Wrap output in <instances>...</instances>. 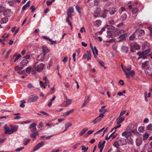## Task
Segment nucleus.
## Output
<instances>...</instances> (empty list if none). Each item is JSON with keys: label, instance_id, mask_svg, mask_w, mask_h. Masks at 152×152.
I'll use <instances>...</instances> for the list:
<instances>
[{"label": "nucleus", "instance_id": "obj_9", "mask_svg": "<svg viewBox=\"0 0 152 152\" xmlns=\"http://www.w3.org/2000/svg\"><path fill=\"white\" fill-rule=\"evenodd\" d=\"M3 14L6 17H10L12 15V13L10 10L7 9L4 11Z\"/></svg>", "mask_w": 152, "mask_h": 152}, {"label": "nucleus", "instance_id": "obj_52", "mask_svg": "<svg viewBox=\"0 0 152 152\" xmlns=\"http://www.w3.org/2000/svg\"><path fill=\"white\" fill-rule=\"evenodd\" d=\"M24 148V147H21L18 148L15 150V151L18 152L22 150Z\"/></svg>", "mask_w": 152, "mask_h": 152}, {"label": "nucleus", "instance_id": "obj_29", "mask_svg": "<svg viewBox=\"0 0 152 152\" xmlns=\"http://www.w3.org/2000/svg\"><path fill=\"white\" fill-rule=\"evenodd\" d=\"M127 36V35L126 34H124L120 35L119 37V39L121 41L124 40L125 37Z\"/></svg>", "mask_w": 152, "mask_h": 152}, {"label": "nucleus", "instance_id": "obj_19", "mask_svg": "<svg viewBox=\"0 0 152 152\" xmlns=\"http://www.w3.org/2000/svg\"><path fill=\"white\" fill-rule=\"evenodd\" d=\"M93 54L95 57H96L98 55V51L96 46L94 47V49L92 50Z\"/></svg>", "mask_w": 152, "mask_h": 152}, {"label": "nucleus", "instance_id": "obj_47", "mask_svg": "<svg viewBox=\"0 0 152 152\" xmlns=\"http://www.w3.org/2000/svg\"><path fill=\"white\" fill-rule=\"evenodd\" d=\"M72 124L71 123H67L66 124H65V126H66L68 128L69 127L72 126Z\"/></svg>", "mask_w": 152, "mask_h": 152}, {"label": "nucleus", "instance_id": "obj_61", "mask_svg": "<svg viewBox=\"0 0 152 152\" xmlns=\"http://www.w3.org/2000/svg\"><path fill=\"white\" fill-rule=\"evenodd\" d=\"M80 31L81 33H83V32H85L86 31L84 28L83 27H82V28H80Z\"/></svg>", "mask_w": 152, "mask_h": 152}, {"label": "nucleus", "instance_id": "obj_15", "mask_svg": "<svg viewBox=\"0 0 152 152\" xmlns=\"http://www.w3.org/2000/svg\"><path fill=\"white\" fill-rule=\"evenodd\" d=\"M150 44L148 42H145L142 45V48L143 50L146 49H147L148 48H150Z\"/></svg>", "mask_w": 152, "mask_h": 152}, {"label": "nucleus", "instance_id": "obj_40", "mask_svg": "<svg viewBox=\"0 0 152 152\" xmlns=\"http://www.w3.org/2000/svg\"><path fill=\"white\" fill-rule=\"evenodd\" d=\"M106 28H107V29H109V28L107 27V26L104 27L102 29L99 31V33L100 34H102L104 31L105 30Z\"/></svg>", "mask_w": 152, "mask_h": 152}, {"label": "nucleus", "instance_id": "obj_60", "mask_svg": "<svg viewBox=\"0 0 152 152\" xmlns=\"http://www.w3.org/2000/svg\"><path fill=\"white\" fill-rule=\"evenodd\" d=\"M102 144H101L100 142L99 143L98 145V147L99 148H103L104 146L102 147Z\"/></svg>", "mask_w": 152, "mask_h": 152}, {"label": "nucleus", "instance_id": "obj_2", "mask_svg": "<svg viewBox=\"0 0 152 152\" xmlns=\"http://www.w3.org/2000/svg\"><path fill=\"white\" fill-rule=\"evenodd\" d=\"M121 68L123 71L125 72L127 78H129V75L133 77V71L131 70L132 69V66H128L126 67H124L123 65H122Z\"/></svg>", "mask_w": 152, "mask_h": 152}, {"label": "nucleus", "instance_id": "obj_23", "mask_svg": "<svg viewBox=\"0 0 152 152\" xmlns=\"http://www.w3.org/2000/svg\"><path fill=\"white\" fill-rule=\"evenodd\" d=\"M29 2L30 1H28L27 3L23 6L22 8V10H25L27 9L29 7Z\"/></svg>", "mask_w": 152, "mask_h": 152}, {"label": "nucleus", "instance_id": "obj_55", "mask_svg": "<svg viewBox=\"0 0 152 152\" xmlns=\"http://www.w3.org/2000/svg\"><path fill=\"white\" fill-rule=\"evenodd\" d=\"M23 58L26 59H29L30 58V56L29 55H27L23 57Z\"/></svg>", "mask_w": 152, "mask_h": 152}, {"label": "nucleus", "instance_id": "obj_57", "mask_svg": "<svg viewBox=\"0 0 152 152\" xmlns=\"http://www.w3.org/2000/svg\"><path fill=\"white\" fill-rule=\"evenodd\" d=\"M68 57H65L64 58V59L62 61L64 62V63H65L68 60Z\"/></svg>", "mask_w": 152, "mask_h": 152}, {"label": "nucleus", "instance_id": "obj_13", "mask_svg": "<svg viewBox=\"0 0 152 152\" xmlns=\"http://www.w3.org/2000/svg\"><path fill=\"white\" fill-rule=\"evenodd\" d=\"M135 33L137 34L138 35V36L139 37L143 36L145 34L144 30H137L136 31Z\"/></svg>", "mask_w": 152, "mask_h": 152}, {"label": "nucleus", "instance_id": "obj_7", "mask_svg": "<svg viewBox=\"0 0 152 152\" xmlns=\"http://www.w3.org/2000/svg\"><path fill=\"white\" fill-rule=\"evenodd\" d=\"M104 117V115H103L102 114H100L95 119L92 121V122L96 124L97 123L99 122Z\"/></svg>", "mask_w": 152, "mask_h": 152}, {"label": "nucleus", "instance_id": "obj_1", "mask_svg": "<svg viewBox=\"0 0 152 152\" xmlns=\"http://www.w3.org/2000/svg\"><path fill=\"white\" fill-rule=\"evenodd\" d=\"M126 130L123 132L121 135L126 138L129 143L133 144V126L132 124H129L126 127Z\"/></svg>", "mask_w": 152, "mask_h": 152}, {"label": "nucleus", "instance_id": "obj_33", "mask_svg": "<svg viewBox=\"0 0 152 152\" xmlns=\"http://www.w3.org/2000/svg\"><path fill=\"white\" fill-rule=\"evenodd\" d=\"M87 130V129H83L79 133L80 136H82L86 133Z\"/></svg>", "mask_w": 152, "mask_h": 152}, {"label": "nucleus", "instance_id": "obj_31", "mask_svg": "<svg viewBox=\"0 0 152 152\" xmlns=\"http://www.w3.org/2000/svg\"><path fill=\"white\" fill-rule=\"evenodd\" d=\"M123 51L125 53H126L128 51V48L126 46H123L122 48Z\"/></svg>", "mask_w": 152, "mask_h": 152}, {"label": "nucleus", "instance_id": "obj_43", "mask_svg": "<svg viewBox=\"0 0 152 152\" xmlns=\"http://www.w3.org/2000/svg\"><path fill=\"white\" fill-rule=\"evenodd\" d=\"M107 106L106 105H104L103 106H102L101 107V108L99 109V112H100L101 113H102L103 111V109H104V108Z\"/></svg>", "mask_w": 152, "mask_h": 152}, {"label": "nucleus", "instance_id": "obj_36", "mask_svg": "<svg viewBox=\"0 0 152 152\" xmlns=\"http://www.w3.org/2000/svg\"><path fill=\"white\" fill-rule=\"evenodd\" d=\"M147 130L149 131H152V124H149L147 126Z\"/></svg>", "mask_w": 152, "mask_h": 152}, {"label": "nucleus", "instance_id": "obj_14", "mask_svg": "<svg viewBox=\"0 0 152 152\" xmlns=\"http://www.w3.org/2000/svg\"><path fill=\"white\" fill-rule=\"evenodd\" d=\"M117 11V9L115 7H110L109 10V11L110 15L114 14Z\"/></svg>", "mask_w": 152, "mask_h": 152}, {"label": "nucleus", "instance_id": "obj_45", "mask_svg": "<svg viewBox=\"0 0 152 152\" xmlns=\"http://www.w3.org/2000/svg\"><path fill=\"white\" fill-rule=\"evenodd\" d=\"M25 70H23L22 71H17V73L19 74L20 75H22L24 74L25 73Z\"/></svg>", "mask_w": 152, "mask_h": 152}, {"label": "nucleus", "instance_id": "obj_56", "mask_svg": "<svg viewBox=\"0 0 152 152\" xmlns=\"http://www.w3.org/2000/svg\"><path fill=\"white\" fill-rule=\"evenodd\" d=\"M31 140L29 139H28L26 142L23 143V144L25 145H26Z\"/></svg>", "mask_w": 152, "mask_h": 152}, {"label": "nucleus", "instance_id": "obj_20", "mask_svg": "<svg viewBox=\"0 0 152 152\" xmlns=\"http://www.w3.org/2000/svg\"><path fill=\"white\" fill-rule=\"evenodd\" d=\"M108 12L107 10L106 9L104 10L102 14L101 17L104 18H105L107 16Z\"/></svg>", "mask_w": 152, "mask_h": 152}, {"label": "nucleus", "instance_id": "obj_48", "mask_svg": "<svg viewBox=\"0 0 152 152\" xmlns=\"http://www.w3.org/2000/svg\"><path fill=\"white\" fill-rule=\"evenodd\" d=\"M42 38L45 39H46L49 40V41H51V39H50L49 37H47L46 36H43L42 37Z\"/></svg>", "mask_w": 152, "mask_h": 152}, {"label": "nucleus", "instance_id": "obj_63", "mask_svg": "<svg viewBox=\"0 0 152 152\" xmlns=\"http://www.w3.org/2000/svg\"><path fill=\"white\" fill-rule=\"evenodd\" d=\"M91 59V54L88 53V56L87 57V59L88 61L90 60Z\"/></svg>", "mask_w": 152, "mask_h": 152}, {"label": "nucleus", "instance_id": "obj_59", "mask_svg": "<svg viewBox=\"0 0 152 152\" xmlns=\"http://www.w3.org/2000/svg\"><path fill=\"white\" fill-rule=\"evenodd\" d=\"M54 1H47L46 2V4H47V5H48V6H49V5H51L52 3V2H53Z\"/></svg>", "mask_w": 152, "mask_h": 152}, {"label": "nucleus", "instance_id": "obj_32", "mask_svg": "<svg viewBox=\"0 0 152 152\" xmlns=\"http://www.w3.org/2000/svg\"><path fill=\"white\" fill-rule=\"evenodd\" d=\"M39 135V133L37 132L31 134L30 135V136L32 138H35L36 136Z\"/></svg>", "mask_w": 152, "mask_h": 152}, {"label": "nucleus", "instance_id": "obj_24", "mask_svg": "<svg viewBox=\"0 0 152 152\" xmlns=\"http://www.w3.org/2000/svg\"><path fill=\"white\" fill-rule=\"evenodd\" d=\"M124 118H123L121 117H120L119 116L118 118V119L117 122V124H119L122 122L124 121Z\"/></svg>", "mask_w": 152, "mask_h": 152}, {"label": "nucleus", "instance_id": "obj_49", "mask_svg": "<svg viewBox=\"0 0 152 152\" xmlns=\"http://www.w3.org/2000/svg\"><path fill=\"white\" fill-rule=\"evenodd\" d=\"M89 97L88 96H86L85 99V101L88 103L89 101Z\"/></svg>", "mask_w": 152, "mask_h": 152}, {"label": "nucleus", "instance_id": "obj_30", "mask_svg": "<svg viewBox=\"0 0 152 152\" xmlns=\"http://www.w3.org/2000/svg\"><path fill=\"white\" fill-rule=\"evenodd\" d=\"M118 140H120V142L122 144L121 145H125L126 144V139L124 138H121L120 139H119Z\"/></svg>", "mask_w": 152, "mask_h": 152}, {"label": "nucleus", "instance_id": "obj_5", "mask_svg": "<svg viewBox=\"0 0 152 152\" xmlns=\"http://www.w3.org/2000/svg\"><path fill=\"white\" fill-rule=\"evenodd\" d=\"M134 134L137 136L136 140V144L137 145L139 146L141 145L142 142L141 139L140 137V134L136 130H134Z\"/></svg>", "mask_w": 152, "mask_h": 152}, {"label": "nucleus", "instance_id": "obj_8", "mask_svg": "<svg viewBox=\"0 0 152 152\" xmlns=\"http://www.w3.org/2000/svg\"><path fill=\"white\" fill-rule=\"evenodd\" d=\"M45 64L43 63H40L35 68V69L38 72H41L43 69Z\"/></svg>", "mask_w": 152, "mask_h": 152}, {"label": "nucleus", "instance_id": "obj_58", "mask_svg": "<svg viewBox=\"0 0 152 152\" xmlns=\"http://www.w3.org/2000/svg\"><path fill=\"white\" fill-rule=\"evenodd\" d=\"M109 23L111 25H114V21L112 19H111L109 20Z\"/></svg>", "mask_w": 152, "mask_h": 152}, {"label": "nucleus", "instance_id": "obj_64", "mask_svg": "<svg viewBox=\"0 0 152 152\" xmlns=\"http://www.w3.org/2000/svg\"><path fill=\"white\" fill-rule=\"evenodd\" d=\"M138 10V9L136 7L134 8V13H137Z\"/></svg>", "mask_w": 152, "mask_h": 152}, {"label": "nucleus", "instance_id": "obj_42", "mask_svg": "<svg viewBox=\"0 0 152 152\" xmlns=\"http://www.w3.org/2000/svg\"><path fill=\"white\" fill-rule=\"evenodd\" d=\"M126 18V14H124L122 15L121 19L123 20H125Z\"/></svg>", "mask_w": 152, "mask_h": 152}, {"label": "nucleus", "instance_id": "obj_27", "mask_svg": "<svg viewBox=\"0 0 152 152\" xmlns=\"http://www.w3.org/2000/svg\"><path fill=\"white\" fill-rule=\"evenodd\" d=\"M8 18H2L0 21L1 24L5 23L8 21Z\"/></svg>", "mask_w": 152, "mask_h": 152}, {"label": "nucleus", "instance_id": "obj_50", "mask_svg": "<svg viewBox=\"0 0 152 152\" xmlns=\"http://www.w3.org/2000/svg\"><path fill=\"white\" fill-rule=\"evenodd\" d=\"M126 112V111L125 110H123L121 111L119 116L120 117H121L122 115H124L125 113Z\"/></svg>", "mask_w": 152, "mask_h": 152}, {"label": "nucleus", "instance_id": "obj_46", "mask_svg": "<svg viewBox=\"0 0 152 152\" xmlns=\"http://www.w3.org/2000/svg\"><path fill=\"white\" fill-rule=\"evenodd\" d=\"M4 7L2 5H1L0 6V12H2L3 11L4 12Z\"/></svg>", "mask_w": 152, "mask_h": 152}, {"label": "nucleus", "instance_id": "obj_25", "mask_svg": "<svg viewBox=\"0 0 152 152\" xmlns=\"http://www.w3.org/2000/svg\"><path fill=\"white\" fill-rule=\"evenodd\" d=\"M134 48L137 50H139L140 49L141 47L137 43L135 42L134 43Z\"/></svg>", "mask_w": 152, "mask_h": 152}, {"label": "nucleus", "instance_id": "obj_11", "mask_svg": "<svg viewBox=\"0 0 152 152\" xmlns=\"http://www.w3.org/2000/svg\"><path fill=\"white\" fill-rule=\"evenodd\" d=\"M42 50L44 54L43 56L39 59V60L41 61H42L44 60L45 54L49 52V50L47 47H42Z\"/></svg>", "mask_w": 152, "mask_h": 152}, {"label": "nucleus", "instance_id": "obj_17", "mask_svg": "<svg viewBox=\"0 0 152 152\" xmlns=\"http://www.w3.org/2000/svg\"><path fill=\"white\" fill-rule=\"evenodd\" d=\"M122 144H121L120 142V140H118L115 142L113 144V145L116 148H118L119 146L120 145H121Z\"/></svg>", "mask_w": 152, "mask_h": 152}, {"label": "nucleus", "instance_id": "obj_38", "mask_svg": "<svg viewBox=\"0 0 152 152\" xmlns=\"http://www.w3.org/2000/svg\"><path fill=\"white\" fill-rule=\"evenodd\" d=\"M138 130L140 132H143L144 131V128L142 126H140L138 128Z\"/></svg>", "mask_w": 152, "mask_h": 152}, {"label": "nucleus", "instance_id": "obj_34", "mask_svg": "<svg viewBox=\"0 0 152 152\" xmlns=\"http://www.w3.org/2000/svg\"><path fill=\"white\" fill-rule=\"evenodd\" d=\"M36 124L35 123H33L32 124H31L28 127L29 129H31L32 128H36Z\"/></svg>", "mask_w": 152, "mask_h": 152}, {"label": "nucleus", "instance_id": "obj_62", "mask_svg": "<svg viewBox=\"0 0 152 152\" xmlns=\"http://www.w3.org/2000/svg\"><path fill=\"white\" fill-rule=\"evenodd\" d=\"M119 83L121 86L124 85V81L122 80H120L119 82Z\"/></svg>", "mask_w": 152, "mask_h": 152}, {"label": "nucleus", "instance_id": "obj_53", "mask_svg": "<svg viewBox=\"0 0 152 152\" xmlns=\"http://www.w3.org/2000/svg\"><path fill=\"white\" fill-rule=\"evenodd\" d=\"M128 9L129 10H131L132 13H133V9L132 8V7L131 5H130L128 6Z\"/></svg>", "mask_w": 152, "mask_h": 152}, {"label": "nucleus", "instance_id": "obj_16", "mask_svg": "<svg viewBox=\"0 0 152 152\" xmlns=\"http://www.w3.org/2000/svg\"><path fill=\"white\" fill-rule=\"evenodd\" d=\"M28 63V61L26 59H23L20 63V66H23L24 68L25 66L27 65Z\"/></svg>", "mask_w": 152, "mask_h": 152}, {"label": "nucleus", "instance_id": "obj_18", "mask_svg": "<svg viewBox=\"0 0 152 152\" xmlns=\"http://www.w3.org/2000/svg\"><path fill=\"white\" fill-rule=\"evenodd\" d=\"M101 21L100 20H97L94 23V25L96 27H99L101 24Z\"/></svg>", "mask_w": 152, "mask_h": 152}, {"label": "nucleus", "instance_id": "obj_54", "mask_svg": "<svg viewBox=\"0 0 152 152\" xmlns=\"http://www.w3.org/2000/svg\"><path fill=\"white\" fill-rule=\"evenodd\" d=\"M99 64L102 67H104V62L102 61H99Z\"/></svg>", "mask_w": 152, "mask_h": 152}, {"label": "nucleus", "instance_id": "obj_21", "mask_svg": "<svg viewBox=\"0 0 152 152\" xmlns=\"http://www.w3.org/2000/svg\"><path fill=\"white\" fill-rule=\"evenodd\" d=\"M21 57V56L20 54H19L18 55H16V54H15L13 55V58H12V59L15 58L14 61L15 62L18 59H19Z\"/></svg>", "mask_w": 152, "mask_h": 152}, {"label": "nucleus", "instance_id": "obj_26", "mask_svg": "<svg viewBox=\"0 0 152 152\" xmlns=\"http://www.w3.org/2000/svg\"><path fill=\"white\" fill-rule=\"evenodd\" d=\"M74 109H72L69 111L64 113L63 115L64 116H67L69 114L72 113L74 112Z\"/></svg>", "mask_w": 152, "mask_h": 152}, {"label": "nucleus", "instance_id": "obj_12", "mask_svg": "<svg viewBox=\"0 0 152 152\" xmlns=\"http://www.w3.org/2000/svg\"><path fill=\"white\" fill-rule=\"evenodd\" d=\"M45 144L44 142H41L39 143L36 146H35L33 149V151H35L38 150V149L43 146Z\"/></svg>", "mask_w": 152, "mask_h": 152}, {"label": "nucleus", "instance_id": "obj_3", "mask_svg": "<svg viewBox=\"0 0 152 152\" xmlns=\"http://www.w3.org/2000/svg\"><path fill=\"white\" fill-rule=\"evenodd\" d=\"M4 128L5 131V133L10 134L17 131L18 129V126L15 127L10 129L9 127L7 126V125H5L4 126Z\"/></svg>", "mask_w": 152, "mask_h": 152}, {"label": "nucleus", "instance_id": "obj_4", "mask_svg": "<svg viewBox=\"0 0 152 152\" xmlns=\"http://www.w3.org/2000/svg\"><path fill=\"white\" fill-rule=\"evenodd\" d=\"M151 50V48H148L142 52H137V54L139 56L138 59L141 58H143V59L147 57V55L150 52Z\"/></svg>", "mask_w": 152, "mask_h": 152}, {"label": "nucleus", "instance_id": "obj_22", "mask_svg": "<svg viewBox=\"0 0 152 152\" xmlns=\"http://www.w3.org/2000/svg\"><path fill=\"white\" fill-rule=\"evenodd\" d=\"M72 100L71 99H68L67 98H66V103L64 106L66 107L68 105H70L72 102Z\"/></svg>", "mask_w": 152, "mask_h": 152}, {"label": "nucleus", "instance_id": "obj_10", "mask_svg": "<svg viewBox=\"0 0 152 152\" xmlns=\"http://www.w3.org/2000/svg\"><path fill=\"white\" fill-rule=\"evenodd\" d=\"M74 9L73 7H71L67 10V14L68 17H72V13L74 12Z\"/></svg>", "mask_w": 152, "mask_h": 152}, {"label": "nucleus", "instance_id": "obj_39", "mask_svg": "<svg viewBox=\"0 0 152 152\" xmlns=\"http://www.w3.org/2000/svg\"><path fill=\"white\" fill-rule=\"evenodd\" d=\"M75 8H76V10L80 14L81 12V11L80 10V6L78 5H77L76 6Z\"/></svg>", "mask_w": 152, "mask_h": 152}, {"label": "nucleus", "instance_id": "obj_44", "mask_svg": "<svg viewBox=\"0 0 152 152\" xmlns=\"http://www.w3.org/2000/svg\"><path fill=\"white\" fill-rule=\"evenodd\" d=\"M148 61H146L145 62L143 63L142 64V66L143 67H145V66L148 65Z\"/></svg>", "mask_w": 152, "mask_h": 152}, {"label": "nucleus", "instance_id": "obj_41", "mask_svg": "<svg viewBox=\"0 0 152 152\" xmlns=\"http://www.w3.org/2000/svg\"><path fill=\"white\" fill-rule=\"evenodd\" d=\"M81 150L82 151H83L84 152H86L88 149V147L86 148L85 146L83 145L81 146Z\"/></svg>", "mask_w": 152, "mask_h": 152}, {"label": "nucleus", "instance_id": "obj_51", "mask_svg": "<svg viewBox=\"0 0 152 152\" xmlns=\"http://www.w3.org/2000/svg\"><path fill=\"white\" fill-rule=\"evenodd\" d=\"M40 85L41 86L44 87V88H45V84L44 83L41 81L39 82Z\"/></svg>", "mask_w": 152, "mask_h": 152}, {"label": "nucleus", "instance_id": "obj_37", "mask_svg": "<svg viewBox=\"0 0 152 152\" xmlns=\"http://www.w3.org/2000/svg\"><path fill=\"white\" fill-rule=\"evenodd\" d=\"M31 66L28 67L26 69V71L27 73L30 74L31 72Z\"/></svg>", "mask_w": 152, "mask_h": 152}, {"label": "nucleus", "instance_id": "obj_28", "mask_svg": "<svg viewBox=\"0 0 152 152\" xmlns=\"http://www.w3.org/2000/svg\"><path fill=\"white\" fill-rule=\"evenodd\" d=\"M23 66H19L18 65L16 66L14 68V69L15 71H18L23 69Z\"/></svg>", "mask_w": 152, "mask_h": 152}, {"label": "nucleus", "instance_id": "obj_35", "mask_svg": "<svg viewBox=\"0 0 152 152\" xmlns=\"http://www.w3.org/2000/svg\"><path fill=\"white\" fill-rule=\"evenodd\" d=\"M149 135L148 133H145L143 136V139L145 140H146L147 138H148V137H149Z\"/></svg>", "mask_w": 152, "mask_h": 152}, {"label": "nucleus", "instance_id": "obj_6", "mask_svg": "<svg viewBox=\"0 0 152 152\" xmlns=\"http://www.w3.org/2000/svg\"><path fill=\"white\" fill-rule=\"evenodd\" d=\"M39 97L37 95H33L29 97L28 99L27 102L29 103H31L37 102Z\"/></svg>", "mask_w": 152, "mask_h": 152}]
</instances>
